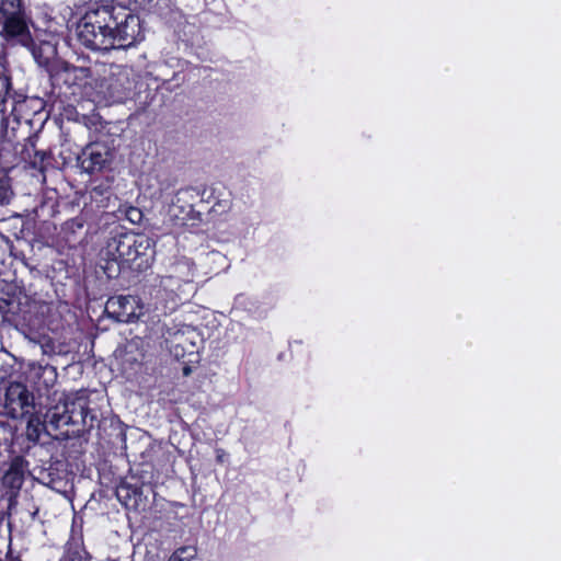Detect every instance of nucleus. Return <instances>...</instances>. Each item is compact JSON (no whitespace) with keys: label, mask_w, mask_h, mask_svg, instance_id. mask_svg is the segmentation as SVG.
Segmentation results:
<instances>
[{"label":"nucleus","mask_w":561,"mask_h":561,"mask_svg":"<svg viewBox=\"0 0 561 561\" xmlns=\"http://www.w3.org/2000/svg\"><path fill=\"white\" fill-rule=\"evenodd\" d=\"M82 10L80 18L88 20L89 24L115 27L118 47L128 48L144 39L140 18L127 7L113 1H90Z\"/></svg>","instance_id":"obj_1"},{"label":"nucleus","mask_w":561,"mask_h":561,"mask_svg":"<svg viewBox=\"0 0 561 561\" xmlns=\"http://www.w3.org/2000/svg\"><path fill=\"white\" fill-rule=\"evenodd\" d=\"M107 254L119 267L146 272L156 259V241L145 233L119 232L110 238Z\"/></svg>","instance_id":"obj_2"},{"label":"nucleus","mask_w":561,"mask_h":561,"mask_svg":"<svg viewBox=\"0 0 561 561\" xmlns=\"http://www.w3.org/2000/svg\"><path fill=\"white\" fill-rule=\"evenodd\" d=\"M141 296L148 319L160 320L173 313L181 305L180 291L165 283L160 275L147 279L141 286Z\"/></svg>","instance_id":"obj_3"},{"label":"nucleus","mask_w":561,"mask_h":561,"mask_svg":"<svg viewBox=\"0 0 561 561\" xmlns=\"http://www.w3.org/2000/svg\"><path fill=\"white\" fill-rule=\"evenodd\" d=\"M115 27H103L80 18L76 25L78 42L93 51H108L118 47V36L113 31Z\"/></svg>","instance_id":"obj_4"},{"label":"nucleus","mask_w":561,"mask_h":561,"mask_svg":"<svg viewBox=\"0 0 561 561\" xmlns=\"http://www.w3.org/2000/svg\"><path fill=\"white\" fill-rule=\"evenodd\" d=\"M137 80L127 69H122L116 73H111L102 83L105 99L114 103H125L136 98Z\"/></svg>","instance_id":"obj_5"},{"label":"nucleus","mask_w":561,"mask_h":561,"mask_svg":"<svg viewBox=\"0 0 561 561\" xmlns=\"http://www.w3.org/2000/svg\"><path fill=\"white\" fill-rule=\"evenodd\" d=\"M3 408L8 417L24 419L34 410V394L26 385L12 381L5 389Z\"/></svg>","instance_id":"obj_6"},{"label":"nucleus","mask_w":561,"mask_h":561,"mask_svg":"<svg viewBox=\"0 0 561 561\" xmlns=\"http://www.w3.org/2000/svg\"><path fill=\"white\" fill-rule=\"evenodd\" d=\"M106 311L118 322L131 323L148 316L142 296H112L106 301Z\"/></svg>","instance_id":"obj_7"},{"label":"nucleus","mask_w":561,"mask_h":561,"mask_svg":"<svg viewBox=\"0 0 561 561\" xmlns=\"http://www.w3.org/2000/svg\"><path fill=\"white\" fill-rule=\"evenodd\" d=\"M111 149L100 141L88 144L77 157L78 165L88 174L101 173L112 162Z\"/></svg>","instance_id":"obj_8"},{"label":"nucleus","mask_w":561,"mask_h":561,"mask_svg":"<svg viewBox=\"0 0 561 561\" xmlns=\"http://www.w3.org/2000/svg\"><path fill=\"white\" fill-rule=\"evenodd\" d=\"M1 33L7 39H18L25 47L33 43L24 10L2 16Z\"/></svg>","instance_id":"obj_9"},{"label":"nucleus","mask_w":561,"mask_h":561,"mask_svg":"<svg viewBox=\"0 0 561 561\" xmlns=\"http://www.w3.org/2000/svg\"><path fill=\"white\" fill-rule=\"evenodd\" d=\"M64 403V413L66 416H72V421L70 424L83 423V425L89 426V428H93V422L96 421L95 416L91 415L90 423H88L87 419L90 414L89 401L88 398L83 394H66L62 399Z\"/></svg>","instance_id":"obj_10"},{"label":"nucleus","mask_w":561,"mask_h":561,"mask_svg":"<svg viewBox=\"0 0 561 561\" xmlns=\"http://www.w3.org/2000/svg\"><path fill=\"white\" fill-rule=\"evenodd\" d=\"M27 48L31 49L36 64L46 71L60 60L56 44L49 41H39L38 43L33 41Z\"/></svg>","instance_id":"obj_11"},{"label":"nucleus","mask_w":561,"mask_h":561,"mask_svg":"<svg viewBox=\"0 0 561 561\" xmlns=\"http://www.w3.org/2000/svg\"><path fill=\"white\" fill-rule=\"evenodd\" d=\"M160 276L161 279L171 284L172 287L175 286V289L180 291L183 285L192 283L193 270L187 261L176 260L169 266L168 273Z\"/></svg>","instance_id":"obj_12"},{"label":"nucleus","mask_w":561,"mask_h":561,"mask_svg":"<svg viewBox=\"0 0 561 561\" xmlns=\"http://www.w3.org/2000/svg\"><path fill=\"white\" fill-rule=\"evenodd\" d=\"M77 67L65 61L59 60L47 70L49 80L54 89H61L64 85L70 88L76 81Z\"/></svg>","instance_id":"obj_13"},{"label":"nucleus","mask_w":561,"mask_h":561,"mask_svg":"<svg viewBox=\"0 0 561 561\" xmlns=\"http://www.w3.org/2000/svg\"><path fill=\"white\" fill-rule=\"evenodd\" d=\"M122 422L116 417H104L98 421V436L107 444H114L115 439L124 436Z\"/></svg>","instance_id":"obj_14"},{"label":"nucleus","mask_w":561,"mask_h":561,"mask_svg":"<svg viewBox=\"0 0 561 561\" xmlns=\"http://www.w3.org/2000/svg\"><path fill=\"white\" fill-rule=\"evenodd\" d=\"M12 80L10 76L7 54L0 50V111H4V104L11 96Z\"/></svg>","instance_id":"obj_15"},{"label":"nucleus","mask_w":561,"mask_h":561,"mask_svg":"<svg viewBox=\"0 0 561 561\" xmlns=\"http://www.w3.org/2000/svg\"><path fill=\"white\" fill-rule=\"evenodd\" d=\"M59 561H91V556L84 548L82 537H71L67 541Z\"/></svg>","instance_id":"obj_16"},{"label":"nucleus","mask_w":561,"mask_h":561,"mask_svg":"<svg viewBox=\"0 0 561 561\" xmlns=\"http://www.w3.org/2000/svg\"><path fill=\"white\" fill-rule=\"evenodd\" d=\"M85 218L83 216H76L66 220L61 225L60 233L67 243H76L79 241V236L85 226Z\"/></svg>","instance_id":"obj_17"},{"label":"nucleus","mask_w":561,"mask_h":561,"mask_svg":"<svg viewBox=\"0 0 561 561\" xmlns=\"http://www.w3.org/2000/svg\"><path fill=\"white\" fill-rule=\"evenodd\" d=\"M24 481L23 459L16 457L12 460L9 469L3 476V484L10 489H20Z\"/></svg>","instance_id":"obj_18"},{"label":"nucleus","mask_w":561,"mask_h":561,"mask_svg":"<svg viewBox=\"0 0 561 561\" xmlns=\"http://www.w3.org/2000/svg\"><path fill=\"white\" fill-rule=\"evenodd\" d=\"M72 416H66L64 413V403L60 400L56 405L49 408L45 413V421L48 422L54 428L70 425Z\"/></svg>","instance_id":"obj_19"},{"label":"nucleus","mask_w":561,"mask_h":561,"mask_svg":"<svg viewBox=\"0 0 561 561\" xmlns=\"http://www.w3.org/2000/svg\"><path fill=\"white\" fill-rule=\"evenodd\" d=\"M12 196L13 190L9 170L0 164V206L9 204Z\"/></svg>","instance_id":"obj_20"},{"label":"nucleus","mask_w":561,"mask_h":561,"mask_svg":"<svg viewBox=\"0 0 561 561\" xmlns=\"http://www.w3.org/2000/svg\"><path fill=\"white\" fill-rule=\"evenodd\" d=\"M197 549L193 546H182L173 551L168 561H192L196 558Z\"/></svg>","instance_id":"obj_21"},{"label":"nucleus","mask_w":561,"mask_h":561,"mask_svg":"<svg viewBox=\"0 0 561 561\" xmlns=\"http://www.w3.org/2000/svg\"><path fill=\"white\" fill-rule=\"evenodd\" d=\"M117 497L123 502L124 505H128L131 496L135 499L141 494L140 489L137 486H130L126 483L118 485L116 490Z\"/></svg>","instance_id":"obj_22"},{"label":"nucleus","mask_w":561,"mask_h":561,"mask_svg":"<svg viewBox=\"0 0 561 561\" xmlns=\"http://www.w3.org/2000/svg\"><path fill=\"white\" fill-rule=\"evenodd\" d=\"M27 415V436L33 440H37L42 430L44 428V423H42L38 416H36L33 412Z\"/></svg>","instance_id":"obj_23"},{"label":"nucleus","mask_w":561,"mask_h":561,"mask_svg":"<svg viewBox=\"0 0 561 561\" xmlns=\"http://www.w3.org/2000/svg\"><path fill=\"white\" fill-rule=\"evenodd\" d=\"M24 10L23 0H0L1 16L19 13Z\"/></svg>","instance_id":"obj_24"},{"label":"nucleus","mask_w":561,"mask_h":561,"mask_svg":"<svg viewBox=\"0 0 561 561\" xmlns=\"http://www.w3.org/2000/svg\"><path fill=\"white\" fill-rule=\"evenodd\" d=\"M50 159H51L50 153H48L44 150H36L34 153V157L31 159V164L34 168H37L41 171H44L46 161H48Z\"/></svg>","instance_id":"obj_25"},{"label":"nucleus","mask_w":561,"mask_h":561,"mask_svg":"<svg viewBox=\"0 0 561 561\" xmlns=\"http://www.w3.org/2000/svg\"><path fill=\"white\" fill-rule=\"evenodd\" d=\"M127 217L131 222H139L142 218V213L138 208L131 207L127 211Z\"/></svg>","instance_id":"obj_26"},{"label":"nucleus","mask_w":561,"mask_h":561,"mask_svg":"<svg viewBox=\"0 0 561 561\" xmlns=\"http://www.w3.org/2000/svg\"><path fill=\"white\" fill-rule=\"evenodd\" d=\"M215 451H216V462L220 463V465L225 463L228 458V454L225 451V449L217 448Z\"/></svg>","instance_id":"obj_27"},{"label":"nucleus","mask_w":561,"mask_h":561,"mask_svg":"<svg viewBox=\"0 0 561 561\" xmlns=\"http://www.w3.org/2000/svg\"><path fill=\"white\" fill-rule=\"evenodd\" d=\"M190 374H191V367L185 366V367L183 368V375H184V376H188Z\"/></svg>","instance_id":"obj_28"},{"label":"nucleus","mask_w":561,"mask_h":561,"mask_svg":"<svg viewBox=\"0 0 561 561\" xmlns=\"http://www.w3.org/2000/svg\"><path fill=\"white\" fill-rule=\"evenodd\" d=\"M8 561H22L21 558L19 556H10L9 560Z\"/></svg>","instance_id":"obj_29"},{"label":"nucleus","mask_w":561,"mask_h":561,"mask_svg":"<svg viewBox=\"0 0 561 561\" xmlns=\"http://www.w3.org/2000/svg\"><path fill=\"white\" fill-rule=\"evenodd\" d=\"M3 519H4V513H3V511H0V525L2 524Z\"/></svg>","instance_id":"obj_30"},{"label":"nucleus","mask_w":561,"mask_h":561,"mask_svg":"<svg viewBox=\"0 0 561 561\" xmlns=\"http://www.w3.org/2000/svg\"><path fill=\"white\" fill-rule=\"evenodd\" d=\"M0 561H2V560L0 559Z\"/></svg>","instance_id":"obj_31"}]
</instances>
